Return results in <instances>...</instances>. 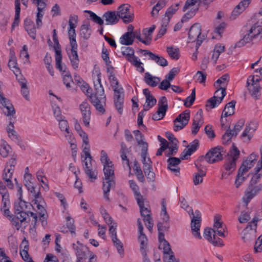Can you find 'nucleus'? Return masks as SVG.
<instances>
[{"label": "nucleus", "instance_id": "1", "mask_svg": "<svg viewBox=\"0 0 262 262\" xmlns=\"http://www.w3.org/2000/svg\"><path fill=\"white\" fill-rule=\"evenodd\" d=\"M92 77L94 82V92L91 94L89 86L86 83L81 85L82 91L90 97L92 103L96 108L100 112H103L104 109L103 104L105 102L104 90L101 82V72L97 68H95L93 71Z\"/></svg>", "mask_w": 262, "mask_h": 262}, {"label": "nucleus", "instance_id": "4", "mask_svg": "<svg viewBox=\"0 0 262 262\" xmlns=\"http://www.w3.org/2000/svg\"><path fill=\"white\" fill-rule=\"evenodd\" d=\"M78 16L76 15H72L69 20V28L68 33L70 41V49L68 54L70 59L72 66L75 69L78 67L79 58L77 54V43L76 40L75 28L77 26Z\"/></svg>", "mask_w": 262, "mask_h": 262}, {"label": "nucleus", "instance_id": "12", "mask_svg": "<svg viewBox=\"0 0 262 262\" xmlns=\"http://www.w3.org/2000/svg\"><path fill=\"white\" fill-rule=\"evenodd\" d=\"M0 108L7 117H13L15 110L11 101L0 91Z\"/></svg>", "mask_w": 262, "mask_h": 262}, {"label": "nucleus", "instance_id": "46", "mask_svg": "<svg viewBox=\"0 0 262 262\" xmlns=\"http://www.w3.org/2000/svg\"><path fill=\"white\" fill-rule=\"evenodd\" d=\"M144 81L148 85L155 87L160 81V79L157 77L153 76L150 73L146 72L145 73Z\"/></svg>", "mask_w": 262, "mask_h": 262}, {"label": "nucleus", "instance_id": "28", "mask_svg": "<svg viewBox=\"0 0 262 262\" xmlns=\"http://www.w3.org/2000/svg\"><path fill=\"white\" fill-rule=\"evenodd\" d=\"M116 228L117 225H115L114 226L113 225L111 226L109 228V233L118 253L122 255L123 254L124 250L122 243L117 237Z\"/></svg>", "mask_w": 262, "mask_h": 262}, {"label": "nucleus", "instance_id": "26", "mask_svg": "<svg viewBox=\"0 0 262 262\" xmlns=\"http://www.w3.org/2000/svg\"><path fill=\"white\" fill-rule=\"evenodd\" d=\"M116 228L117 225H115L114 226L113 225L111 226L109 228V233L118 253L122 255L123 254L124 250L122 243L117 237Z\"/></svg>", "mask_w": 262, "mask_h": 262}, {"label": "nucleus", "instance_id": "41", "mask_svg": "<svg viewBox=\"0 0 262 262\" xmlns=\"http://www.w3.org/2000/svg\"><path fill=\"white\" fill-rule=\"evenodd\" d=\"M43 201L42 199L38 195V198H34L32 201V204L31 205L34 208L37 209L39 215L41 217L45 218L46 210L42 206Z\"/></svg>", "mask_w": 262, "mask_h": 262}, {"label": "nucleus", "instance_id": "51", "mask_svg": "<svg viewBox=\"0 0 262 262\" xmlns=\"http://www.w3.org/2000/svg\"><path fill=\"white\" fill-rule=\"evenodd\" d=\"M21 86V93L24 98L27 100H29V91L27 87V81L25 78H20L18 80Z\"/></svg>", "mask_w": 262, "mask_h": 262}, {"label": "nucleus", "instance_id": "42", "mask_svg": "<svg viewBox=\"0 0 262 262\" xmlns=\"http://www.w3.org/2000/svg\"><path fill=\"white\" fill-rule=\"evenodd\" d=\"M121 90L115 89V104L119 113L121 114L123 111V99L121 96Z\"/></svg>", "mask_w": 262, "mask_h": 262}, {"label": "nucleus", "instance_id": "62", "mask_svg": "<svg viewBox=\"0 0 262 262\" xmlns=\"http://www.w3.org/2000/svg\"><path fill=\"white\" fill-rule=\"evenodd\" d=\"M229 77L228 75L225 74L217 79L214 83L216 88L220 87L225 88L229 81Z\"/></svg>", "mask_w": 262, "mask_h": 262}, {"label": "nucleus", "instance_id": "34", "mask_svg": "<svg viewBox=\"0 0 262 262\" xmlns=\"http://www.w3.org/2000/svg\"><path fill=\"white\" fill-rule=\"evenodd\" d=\"M198 146V140H193L182 152L180 156V158L182 160L187 159L188 156H190L192 153L196 151Z\"/></svg>", "mask_w": 262, "mask_h": 262}, {"label": "nucleus", "instance_id": "30", "mask_svg": "<svg viewBox=\"0 0 262 262\" xmlns=\"http://www.w3.org/2000/svg\"><path fill=\"white\" fill-rule=\"evenodd\" d=\"M236 162L234 161V160L227 159L224 164L225 170L222 172L221 179H227L232 174L235 169Z\"/></svg>", "mask_w": 262, "mask_h": 262}, {"label": "nucleus", "instance_id": "61", "mask_svg": "<svg viewBox=\"0 0 262 262\" xmlns=\"http://www.w3.org/2000/svg\"><path fill=\"white\" fill-rule=\"evenodd\" d=\"M162 250L164 253V262H177L174 256L173 253L171 250L170 247H169V250H166L165 249Z\"/></svg>", "mask_w": 262, "mask_h": 262}, {"label": "nucleus", "instance_id": "33", "mask_svg": "<svg viewBox=\"0 0 262 262\" xmlns=\"http://www.w3.org/2000/svg\"><path fill=\"white\" fill-rule=\"evenodd\" d=\"M24 27L29 36L33 39L36 38L37 25L29 18H26L24 21ZM39 28H38V29Z\"/></svg>", "mask_w": 262, "mask_h": 262}, {"label": "nucleus", "instance_id": "47", "mask_svg": "<svg viewBox=\"0 0 262 262\" xmlns=\"http://www.w3.org/2000/svg\"><path fill=\"white\" fill-rule=\"evenodd\" d=\"M15 16L14 20L12 25V29L18 26L20 21V0H15Z\"/></svg>", "mask_w": 262, "mask_h": 262}, {"label": "nucleus", "instance_id": "63", "mask_svg": "<svg viewBox=\"0 0 262 262\" xmlns=\"http://www.w3.org/2000/svg\"><path fill=\"white\" fill-rule=\"evenodd\" d=\"M159 247L160 249H165L166 250H169L170 245L165 239L164 234L163 233L160 232H159Z\"/></svg>", "mask_w": 262, "mask_h": 262}, {"label": "nucleus", "instance_id": "57", "mask_svg": "<svg viewBox=\"0 0 262 262\" xmlns=\"http://www.w3.org/2000/svg\"><path fill=\"white\" fill-rule=\"evenodd\" d=\"M91 34L90 25L88 23L83 24L80 29V35L85 39H88Z\"/></svg>", "mask_w": 262, "mask_h": 262}, {"label": "nucleus", "instance_id": "59", "mask_svg": "<svg viewBox=\"0 0 262 262\" xmlns=\"http://www.w3.org/2000/svg\"><path fill=\"white\" fill-rule=\"evenodd\" d=\"M100 213L102 216L103 217L105 222L110 227L112 225H117L116 223L113 222L112 218L110 216L108 213L106 212V210L102 207H101L100 209Z\"/></svg>", "mask_w": 262, "mask_h": 262}, {"label": "nucleus", "instance_id": "23", "mask_svg": "<svg viewBox=\"0 0 262 262\" xmlns=\"http://www.w3.org/2000/svg\"><path fill=\"white\" fill-rule=\"evenodd\" d=\"M247 86L251 95L255 98L259 96V85L258 80L256 78L255 80L254 76H250L248 78Z\"/></svg>", "mask_w": 262, "mask_h": 262}, {"label": "nucleus", "instance_id": "44", "mask_svg": "<svg viewBox=\"0 0 262 262\" xmlns=\"http://www.w3.org/2000/svg\"><path fill=\"white\" fill-rule=\"evenodd\" d=\"M11 55L8 62V66L17 77L18 76L21 75V71L18 67L16 57L12 53H11Z\"/></svg>", "mask_w": 262, "mask_h": 262}, {"label": "nucleus", "instance_id": "54", "mask_svg": "<svg viewBox=\"0 0 262 262\" xmlns=\"http://www.w3.org/2000/svg\"><path fill=\"white\" fill-rule=\"evenodd\" d=\"M168 0H160L158 3L153 7L151 11L152 17H157L159 11L163 8L166 4Z\"/></svg>", "mask_w": 262, "mask_h": 262}, {"label": "nucleus", "instance_id": "16", "mask_svg": "<svg viewBox=\"0 0 262 262\" xmlns=\"http://www.w3.org/2000/svg\"><path fill=\"white\" fill-rule=\"evenodd\" d=\"M147 149H146V145L144 144L143 149H142L141 156L142 158V162L143 164V170L144 173L147 177L150 179L154 178V172L151 171L152 162L150 159L147 156Z\"/></svg>", "mask_w": 262, "mask_h": 262}, {"label": "nucleus", "instance_id": "38", "mask_svg": "<svg viewBox=\"0 0 262 262\" xmlns=\"http://www.w3.org/2000/svg\"><path fill=\"white\" fill-rule=\"evenodd\" d=\"M203 123L202 112L199 111L195 115L191 127V133L196 135L199 130L200 127Z\"/></svg>", "mask_w": 262, "mask_h": 262}, {"label": "nucleus", "instance_id": "19", "mask_svg": "<svg viewBox=\"0 0 262 262\" xmlns=\"http://www.w3.org/2000/svg\"><path fill=\"white\" fill-rule=\"evenodd\" d=\"M220 146L211 149L205 155L204 159L210 163H213L221 160L223 158L221 149Z\"/></svg>", "mask_w": 262, "mask_h": 262}, {"label": "nucleus", "instance_id": "21", "mask_svg": "<svg viewBox=\"0 0 262 262\" xmlns=\"http://www.w3.org/2000/svg\"><path fill=\"white\" fill-rule=\"evenodd\" d=\"M156 26L153 25L149 28L144 29L141 34L137 35L135 37L145 45H149L151 43L152 34Z\"/></svg>", "mask_w": 262, "mask_h": 262}, {"label": "nucleus", "instance_id": "50", "mask_svg": "<svg viewBox=\"0 0 262 262\" xmlns=\"http://www.w3.org/2000/svg\"><path fill=\"white\" fill-rule=\"evenodd\" d=\"M134 42V36L132 32H127L123 34L120 38V42L122 45L128 46Z\"/></svg>", "mask_w": 262, "mask_h": 262}, {"label": "nucleus", "instance_id": "2", "mask_svg": "<svg viewBox=\"0 0 262 262\" xmlns=\"http://www.w3.org/2000/svg\"><path fill=\"white\" fill-rule=\"evenodd\" d=\"M100 161L103 166V196L106 201H110L108 192L111 187L114 184V167L105 151L102 150L100 153Z\"/></svg>", "mask_w": 262, "mask_h": 262}, {"label": "nucleus", "instance_id": "5", "mask_svg": "<svg viewBox=\"0 0 262 262\" xmlns=\"http://www.w3.org/2000/svg\"><path fill=\"white\" fill-rule=\"evenodd\" d=\"M180 200L181 207L189 213L191 218V228L192 234L198 239L201 238L200 233L201 223V215L200 212L196 210L195 212H193L192 209L189 206L185 198H181Z\"/></svg>", "mask_w": 262, "mask_h": 262}, {"label": "nucleus", "instance_id": "36", "mask_svg": "<svg viewBox=\"0 0 262 262\" xmlns=\"http://www.w3.org/2000/svg\"><path fill=\"white\" fill-rule=\"evenodd\" d=\"M20 249H22L20 251V254L22 259L25 262H33L32 257L28 253L29 243L26 239L22 241L20 245Z\"/></svg>", "mask_w": 262, "mask_h": 262}, {"label": "nucleus", "instance_id": "31", "mask_svg": "<svg viewBox=\"0 0 262 262\" xmlns=\"http://www.w3.org/2000/svg\"><path fill=\"white\" fill-rule=\"evenodd\" d=\"M102 17L107 25H115L119 20L117 11H106L103 14Z\"/></svg>", "mask_w": 262, "mask_h": 262}, {"label": "nucleus", "instance_id": "10", "mask_svg": "<svg viewBox=\"0 0 262 262\" xmlns=\"http://www.w3.org/2000/svg\"><path fill=\"white\" fill-rule=\"evenodd\" d=\"M255 24L248 29L242 39L236 43L237 47H242L248 43L253 41L254 39L260 37L259 29Z\"/></svg>", "mask_w": 262, "mask_h": 262}, {"label": "nucleus", "instance_id": "13", "mask_svg": "<svg viewBox=\"0 0 262 262\" xmlns=\"http://www.w3.org/2000/svg\"><path fill=\"white\" fill-rule=\"evenodd\" d=\"M257 220L253 217L252 222L249 223L248 225L242 232V239L244 242H249L255 239L256 237V227Z\"/></svg>", "mask_w": 262, "mask_h": 262}, {"label": "nucleus", "instance_id": "24", "mask_svg": "<svg viewBox=\"0 0 262 262\" xmlns=\"http://www.w3.org/2000/svg\"><path fill=\"white\" fill-rule=\"evenodd\" d=\"M6 130L9 139L17 144L21 148H23V146H24L23 145V142L15 130L14 124L12 121H10L9 124L6 127Z\"/></svg>", "mask_w": 262, "mask_h": 262}, {"label": "nucleus", "instance_id": "7", "mask_svg": "<svg viewBox=\"0 0 262 262\" xmlns=\"http://www.w3.org/2000/svg\"><path fill=\"white\" fill-rule=\"evenodd\" d=\"M138 200L137 202L140 207L141 215L143 218L146 226L149 231H151L154 223L150 216L151 211L148 202L144 198L141 200L138 199Z\"/></svg>", "mask_w": 262, "mask_h": 262}, {"label": "nucleus", "instance_id": "18", "mask_svg": "<svg viewBox=\"0 0 262 262\" xmlns=\"http://www.w3.org/2000/svg\"><path fill=\"white\" fill-rule=\"evenodd\" d=\"M190 113L189 111H185L180 114L174 120V130L177 132L183 129L188 123Z\"/></svg>", "mask_w": 262, "mask_h": 262}, {"label": "nucleus", "instance_id": "58", "mask_svg": "<svg viewBox=\"0 0 262 262\" xmlns=\"http://www.w3.org/2000/svg\"><path fill=\"white\" fill-rule=\"evenodd\" d=\"M128 183L130 188L134 192L137 201H139L138 199L140 200L143 199V196L139 192V188L136 183L133 180H129Z\"/></svg>", "mask_w": 262, "mask_h": 262}, {"label": "nucleus", "instance_id": "8", "mask_svg": "<svg viewBox=\"0 0 262 262\" xmlns=\"http://www.w3.org/2000/svg\"><path fill=\"white\" fill-rule=\"evenodd\" d=\"M121 52L126 59L136 68L138 71L140 73L144 71L143 63L138 57L134 55V50L131 47H122L121 48Z\"/></svg>", "mask_w": 262, "mask_h": 262}, {"label": "nucleus", "instance_id": "60", "mask_svg": "<svg viewBox=\"0 0 262 262\" xmlns=\"http://www.w3.org/2000/svg\"><path fill=\"white\" fill-rule=\"evenodd\" d=\"M167 52L173 59L178 60L180 58V51L178 48L168 47L167 48Z\"/></svg>", "mask_w": 262, "mask_h": 262}, {"label": "nucleus", "instance_id": "43", "mask_svg": "<svg viewBox=\"0 0 262 262\" xmlns=\"http://www.w3.org/2000/svg\"><path fill=\"white\" fill-rule=\"evenodd\" d=\"M12 152V148L7 142L3 139L0 140V155L4 158L7 157Z\"/></svg>", "mask_w": 262, "mask_h": 262}, {"label": "nucleus", "instance_id": "20", "mask_svg": "<svg viewBox=\"0 0 262 262\" xmlns=\"http://www.w3.org/2000/svg\"><path fill=\"white\" fill-rule=\"evenodd\" d=\"M79 109L82 115V119L84 125L89 127L91 120V107L87 101H83L79 105Z\"/></svg>", "mask_w": 262, "mask_h": 262}, {"label": "nucleus", "instance_id": "14", "mask_svg": "<svg viewBox=\"0 0 262 262\" xmlns=\"http://www.w3.org/2000/svg\"><path fill=\"white\" fill-rule=\"evenodd\" d=\"M201 26L200 24H195L191 26L188 34L189 41L196 42V47L199 48L202 42L203 37L201 36Z\"/></svg>", "mask_w": 262, "mask_h": 262}, {"label": "nucleus", "instance_id": "32", "mask_svg": "<svg viewBox=\"0 0 262 262\" xmlns=\"http://www.w3.org/2000/svg\"><path fill=\"white\" fill-rule=\"evenodd\" d=\"M49 94L50 95H52L53 97L51 99V104L53 108L54 115L56 119L58 121L64 118V117H63L61 114L60 107L56 105L57 101H58L59 102H61V99L60 97L54 95L51 92H50Z\"/></svg>", "mask_w": 262, "mask_h": 262}, {"label": "nucleus", "instance_id": "35", "mask_svg": "<svg viewBox=\"0 0 262 262\" xmlns=\"http://www.w3.org/2000/svg\"><path fill=\"white\" fill-rule=\"evenodd\" d=\"M31 206V204L22 200L18 199L14 203L15 213L23 214V213H28L27 208Z\"/></svg>", "mask_w": 262, "mask_h": 262}, {"label": "nucleus", "instance_id": "6", "mask_svg": "<svg viewBox=\"0 0 262 262\" xmlns=\"http://www.w3.org/2000/svg\"><path fill=\"white\" fill-rule=\"evenodd\" d=\"M72 246L76 256V262H95V255L79 241L73 243Z\"/></svg>", "mask_w": 262, "mask_h": 262}, {"label": "nucleus", "instance_id": "25", "mask_svg": "<svg viewBox=\"0 0 262 262\" xmlns=\"http://www.w3.org/2000/svg\"><path fill=\"white\" fill-rule=\"evenodd\" d=\"M138 226V241L140 243V249L142 255H145V248L147 245V238L145 234L143 233V227L142 225L141 221L140 219L137 221Z\"/></svg>", "mask_w": 262, "mask_h": 262}, {"label": "nucleus", "instance_id": "15", "mask_svg": "<svg viewBox=\"0 0 262 262\" xmlns=\"http://www.w3.org/2000/svg\"><path fill=\"white\" fill-rule=\"evenodd\" d=\"M200 0H187L183 7V11H187L182 18V21L192 17L199 8V2Z\"/></svg>", "mask_w": 262, "mask_h": 262}, {"label": "nucleus", "instance_id": "64", "mask_svg": "<svg viewBox=\"0 0 262 262\" xmlns=\"http://www.w3.org/2000/svg\"><path fill=\"white\" fill-rule=\"evenodd\" d=\"M262 177V153L260 159L258 161L255 168V174L253 179L258 180Z\"/></svg>", "mask_w": 262, "mask_h": 262}, {"label": "nucleus", "instance_id": "9", "mask_svg": "<svg viewBox=\"0 0 262 262\" xmlns=\"http://www.w3.org/2000/svg\"><path fill=\"white\" fill-rule=\"evenodd\" d=\"M15 215L10 220L12 226L14 227L17 230H19L23 226H26L27 223V219L29 215L32 217L33 222L36 223L37 220V216L36 213L32 212L28 213H23V214L15 213Z\"/></svg>", "mask_w": 262, "mask_h": 262}, {"label": "nucleus", "instance_id": "53", "mask_svg": "<svg viewBox=\"0 0 262 262\" xmlns=\"http://www.w3.org/2000/svg\"><path fill=\"white\" fill-rule=\"evenodd\" d=\"M133 133L135 136L138 144L141 146L142 149H143L144 144L146 145V149H148V144L144 141V136L140 131L139 130H135L133 132Z\"/></svg>", "mask_w": 262, "mask_h": 262}, {"label": "nucleus", "instance_id": "29", "mask_svg": "<svg viewBox=\"0 0 262 262\" xmlns=\"http://www.w3.org/2000/svg\"><path fill=\"white\" fill-rule=\"evenodd\" d=\"M53 40L55 43L54 50L55 52V61L56 68L60 71L63 70L64 67L61 65L62 55L61 50L59 48V43L58 40L57 35H53Z\"/></svg>", "mask_w": 262, "mask_h": 262}, {"label": "nucleus", "instance_id": "27", "mask_svg": "<svg viewBox=\"0 0 262 262\" xmlns=\"http://www.w3.org/2000/svg\"><path fill=\"white\" fill-rule=\"evenodd\" d=\"M116 228L117 225H115L114 226L113 225L111 226L109 228V233L118 253L122 255L123 254L124 250L122 243L117 237Z\"/></svg>", "mask_w": 262, "mask_h": 262}, {"label": "nucleus", "instance_id": "45", "mask_svg": "<svg viewBox=\"0 0 262 262\" xmlns=\"http://www.w3.org/2000/svg\"><path fill=\"white\" fill-rule=\"evenodd\" d=\"M182 2H180L172 5L170 7H168L165 12V16L163 19L167 20V21L169 22L170 19L178 10Z\"/></svg>", "mask_w": 262, "mask_h": 262}, {"label": "nucleus", "instance_id": "48", "mask_svg": "<svg viewBox=\"0 0 262 262\" xmlns=\"http://www.w3.org/2000/svg\"><path fill=\"white\" fill-rule=\"evenodd\" d=\"M107 72L108 73V79L111 83V85L114 88V90L116 88L117 90H119L117 88L118 85V81L115 76L114 72V68L113 67H110L107 68ZM122 90V89H120Z\"/></svg>", "mask_w": 262, "mask_h": 262}, {"label": "nucleus", "instance_id": "39", "mask_svg": "<svg viewBox=\"0 0 262 262\" xmlns=\"http://www.w3.org/2000/svg\"><path fill=\"white\" fill-rule=\"evenodd\" d=\"M257 127V123L256 121H250L242 134V137L247 138V140L249 141L252 136L253 133L256 129Z\"/></svg>", "mask_w": 262, "mask_h": 262}, {"label": "nucleus", "instance_id": "17", "mask_svg": "<svg viewBox=\"0 0 262 262\" xmlns=\"http://www.w3.org/2000/svg\"><path fill=\"white\" fill-rule=\"evenodd\" d=\"M258 158V155L257 154L252 153L243 162L238 172L246 175L248 171L254 166Z\"/></svg>", "mask_w": 262, "mask_h": 262}, {"label": "nucleus", "instance_id": "56", "mask_svg": "<svg viewBox=\"0 0 262 262\" xmlns=\"http://www.w3.org/2000/svg\"><path fill=\"white\" fill-rule=\"evenodd\" d=\"M161 205V218L164 222L167 223L169 221V216L166 211V202L165 199L162 200Z\"/></svg>", "mask_w": 262, "mask_h": 262}, {"label": "nucleus", "instance_id": "55", "mask_svg": "<svg viewBox=\"0 0 262 262\" xmlns=\"http://www.w3.org/2000/svg\"><path fill=\"white\" fill-rule=\"evenodd\" d=\"M61 65L63 67H64L65 69L63 68V70L60 71V72H62L63 74L64 73V75L63 76V81L64 84L66 85L67 88L71 87V83L73 82L72 77L71 74L69 73L68 71H66L67 68L66 67L61 63Z\"/></svg>", "mask_w": 262, "mask_h": 262}, {"label": "nucleus", "instance_id": "52", "mask_svg": "<svg viewBox=\"0 0 262 262\" xmlns=\"http://www.w3.org/2000/svg\"><path fill=\"white\" fill-rule=\"evenodd\" d=\"M196 166L198 168V165H196ZM199 171L198 172H195L193 174V182L194 185H198L203 183V177L205 176L206 172L203 170H200L198 169Z\"/></svg>", "mask_w": 262, "mask_h": 262}, {"label": "nucleus", "instance_id": "37", "mask_svg": "<svg viewBox=\"0 0 262 262\" xmlns=\"http://www.w3.org/2000/svg\"><path fill=\"white\" fill-rule=\"evenodd\" d=\"M59 127L61 132L64 135L65 137L68 140H71L72 137V133L70 130L69 124L65 118L58 120Z\"/></svg>", "mask_w": 262, "mask_h": 262}, {"label": "nucleus", "instance_id": "22", "mask_svg": "<svg viewBox=\"0 0 262 262\" xmlns=\"http://www.w3.org/2000/svg\"><path fill=\"white\" fill-rule=\"evenodd\" d=\"M32 2L37 7L36 23L37 28H40L42 25V19L45 14L46 4L43 0H32Z\"/></svg>", "mask_w": 262, "mask_h": 262}, {"label": "nucleus", "instance_id": "40", "mask_svg": "<svg viewBox=\"0 0 262 262\" xmlns=\"http://www.w3.org/2000/svg\"><path fill=\"white\" fill-rule=\"evenodd\" d=\"M168 168L172 172L177 175L180 172V168L178 165L181 162L180 158L172 157L168 159Z\"/></svg>", "mask_w": 262, "mask_h": 262}, {"label": "nucleus", "instance_id": "11", "mask_svg": "<svg viewBox=\"0 0 262 262\" xmlns=\"http://www.w3.org/2000/svg\"><path fill=\"white\" fill-rule=\"evenodd\" d=\"M117 11L119 18H121L124 23L128 24L134 21V11L129 5L124 4L120 5L118 8Z\"/></svg>", "mask_w": 262, "mask_h": 262}, {"label": "nucleus", "instance_id": "3", "mask_svg": "<svg viewBox=\"0 0 262 262\" xmlns=\"http://www.w3.org/2000/svg\"><path fill=\"white\" fill-rule=\"evenodd\" d=\"M204 238L214 246L222 247L224 246L223 241L219 237L226 236L225 228L221 221V216L216 215L214 219L212 228H206L204 231Z\"/></svg>", "mask_w": 262, "mask_h": 262}, {"label": "nucleus", "instance_id": "49", "mask_svg": "<svg viewBox=\"0 0 262 262\" xmlns=\"http://www.w3.org/2000/svg\"><path fill=\"white\" fill-rule=\"evenodd\" d=\"M235 102L232 101L227 103L222 113V117H227L234 113Z\"/></svg>", "mask_w": 262, "mask_h": 262}]
</instances>
